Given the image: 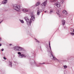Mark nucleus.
<instances>
[{
    "label": "nucleus",
    "instance_id": "1",
    "mask_svg": "<svg viewBox=\"0 0 74 74\" xmlns=\"http://www.w3.org/2000/svg\"><path fill=\"white\" fill-rule=\"evenodd\" d=\"M31 18H30V21H29V24L32 23V21H34L35 20V16L33 14H31Z\"/></svg>",
    "mask_w": 74,
    "mask_h": 74
},
{
    "label": "nucleus",
    "instance_id": "2",
    "mask_svg": "<svg viewBox=\"0 0 74 74\" xmlns=\"http://www.w3.org/2000/svg\"><path fill=\"white\" fill-rule=\"evenodd\" d=\"M20 7L18 5H15L13 6V9L17 11H19L20 10Z\"/></svg>",
    "mask_w": 74,
    "mask_h": 74
},
{
    "label": "nucleus",
    "instance_id": "3",
    "mask_svg": "<svg viewBox=\"0 0 74 74\" xmlns=\"http://www.w3.org/2000/svg\"><path fill=\"white\" fill-rule=\"evenodd\" d=\"M46 5H47V1L44 2L42 4H41V6H43L44 7V8H45Z\"/></svg>",
    "mask_w": 74,
    "mask_h": 74
},
{
    "label": "nucleus",
    "instance_id": "4",
    "mask_svg": "<svg viewBox=\"0 0 74 74\" xmlns=\"http://www.w3.org/2000/svg\"><path fill=\"white\" fill-rule=\"evenodd\" d=\"M24 19L26 21V22H27V23H29V22H30V21H29V18H28V17L26 16L25 18H24Z\"/></svg>",
    "mask_w": 74,
    "mask_h": 74
},
{
    "label": "nucleus",
    "instance_id": "5",
    "mask_svg": "<svg viewBox=\"0 0 74 74\" xmlns=\"http://www.w3.org/2000/svg\"><path fill=\"white\" fill-rule=\"evenodd\" d=\"M42 11H41V10H39L37 11V14L38 15H40V13H41Z\"/></svg>",
    "mask_w": 74,
    "mask_h": 74
},
{
    "label": "nucleus",
    "instance_id": "6",
    "mask_svg": "<svg viewBox=\"0 0 74 74\" xmlns=\"http://www.w3.org/2000/svg\"><path fill=\"white\" fill-rule=\"evenodd\" d=\"M19 58H22L23 57H24V58H26V56H25L24 55L21 54L19 56Z\"/></svg>",
    "mask_w": 74,
    "mask_h": 74
},
{
    "label": "nucleus",
    "instance_id": "7",
    "mask_svg": "<svg viewBox=\"0 0 74 74\" xmlns=\"http://www.w3.org/2000/svg\"><path fill=\"white\" fill-rule=\"evenodd\" d=\"M56 5L57 7L59 8L60 7V4L59 2H58L57 4H56Z\"/></svg>",
    "mask_w": 74,
    "mask_h": 74
},
{
    "label": "nucleus",
    "instance_id": "8",
    "mask_svg": "<svg viewBox=\"0 0 74 74\" xmlns=\"http://www.w3.org/2000/svg\"><path fill=\"white\" fill-rule=\"evenodd\" d=\"M22 50H23V49L22 48V47H18V51H22Z\"/></svg>",
    "mask_w": 74,
    "mask_h": 74
},
{
    "label": "nucleus",
    "instance_id": "9",
    "mask_svg": "<svg viewBox=\"0 0 74 74\" xmlns=\"http://www.w3.org/2000/svg\"><path fill=\"white\" fill-rule=\"evenodd\" d=\"M50 55H51V56H52L53 58V60H56V59L57 60H58V59H56V58H55V57H54L53 56V55L52 54V53H51Z\"/></svg>",
    "mask_w": 74,
    "mask_h": 74
},
{
    "label": "nucleus",
    "instance_id": "10",
    "mask_svg": "<svg viewBox=\"0 0 74 74\" xmlns=\"http://www.w3.org/2000/svg\"><path fill=\"white\" fill-rule=\"evenodd\" d=\"M18 46H16L14 47V49L15 51H18Z\"/></svg>",
    "mask_w": 74,
    "mask_h": 74
},
{
    "label": "nucleus",
    "instance_id": "11",
    "mask_svg": "<svg viewBox=\"0 0 74 74\" xmlns=\"http://www.w3.org/2000/svg\"><path fill=\"white\" fill-rule=\"evenodd\" d=\"M7 0H4L2 2V3L3 4H6L7 3Z\"/></svg>",
    "mask_w": 74,
    "mask_h": 74
},
{
    "label": "nucleus",
    "instance_id": "12",
    "mask_svg": "<svg viewBox=\"0 0 74 74\" xmlns=\"http://www.w3.org/2000/svg\"><path fill=\"white\" fill-rule=\"evenodd\" d=\"M63 13L64 14H65V15H67V12L65 10H64L63 11Z\"/></svg>",
    "mask_w": 74,
    "mask_h": 74
},
{
    "label": "nucleus",
    "instance_id": "13",
    "mask_svg": "<svg viewBox=\"0 0 74 74\" xmlns=\"http://www.w3.org/2000/svg\"><path fill=\"white\" fill-rule=\"evenodd\" d=\"M41 3L40 2H37L36 5H35V7H36V6H38V5H40Z\"/></svg>",
    "mask_w": 74,
    "mask_h": 74
},
{
    "label": "nucleus",
    "instance_id": "14",
    "mask_svg": "<svg viewBox=\"0 0 74 74\" xmlns=\"http://www.w3.org/2000/svg\"><path fill=\"white\" fill-rule=\"evenodd\" d=\"M62 22L63 25H65V23H66V21L65 20H62Z\"/></svg>",
    "mask_w": 74,
    "mask_h": 74
},
{
    "label": "nucleus",
    "instance_id": "15",
    "mask_svg": "<svg viewBox=\"0 0 74 74\" xmlns=\"http://www.w3.org/2000/svg\"><path fill=\"white\" fill-rule=\"evenodd\" d=\"M10 63L9 64V66L10 67H12V62H10Z\"/></svg>",
    "mask_w": 74,
    "mask_h": 74
},
{
    "label": "nucleus",
    "instance_id": "16",
    "mask_svg": "<svg viewBox=\"0 0 74 74\" xmlns=\"http://www.w3.org/2000/svg\"><path fill=\"white\" fill-rule=\"evenodd\" d=\"M25 10H26V9L23 8L22 9V11H23L24 12H25Z\"/></svg>",
    "mask_w": 74,
    "mask_h": 74
},
{
    "label": "nucleus",
    "instance_id": "17",
    "mask_svg": "<svg viewBox=\"0 0 74 74\" xmlns=\"http://www.w3.org/2000/svg\"><path fill=\"white\" fill-rule=\"evenodd\" d=\"M56 13L58 15H59V10H58L57 11Z\"/></svg>",
    "mask_w": 74,
    "mask_h": 74
},
{
    "label": "nucleus",
    "instance_id": "18",
    "mask_svg": "<svg viewBox=\"0 0 74 74\" xmlns=\"http://www.w3.org/2000/svg\"><path fill=\"white\" fill-rule=\"evenodd\" d=\"M60 2L61 4H63L64 2V0H60Z\"/></svg>",
    "mask_w": 74,
    "mask_h": 74
},
{
    "label": "nucleus",
    "instance_id": "19",
    "mask_svg": "<svg viewBox=\"0 0 74 74\" xmlns=\"http://www.w3.org/2000/svg\"><path fill=\"white\" fill-rule=\"evenodd\" d=\"M20 22L22 23H24V21H23L21 20H20Z\"/></svg>",
    "mask_w": 74,
    "mask_h": 74
},
{
    "label": "nucleus",
    "instance_id": "20",
    "mask_svg": "<svg viewBox=\"0 0 74 74\" xmlns=\"http://www.w3.org/2000/svg\"><path fill=\"white\" fill-rule=\"evenodd\" d=\"M49 46L50 49V50L51 51V45H50V42H49Z\"/></svg>",
    "mask_w": 74,
    "mask_h": 74
},
{
    "label": "nucleus",
    "instance_id": "21",
    "mask_svg": "<svg viewBox=\"0 0 74 74\" xmlns=\"http://www.w3.org/2000/svg\"><path fill=\"white\" fill-rule=\"evenodd\" d=\"M70 34L71 36H74V33L71 32L70 33Z\"/></svg>",
    "mask_w": 74,
    "mask_h": 74
},
{
    "label": "nucleus",
    "instance_id": "22",
    "mask_svg": "<svg viewBox=\"0 0 74 74\" xmlns=\"http://www.w3.org/2000/svg\"><path fill=\"white\" fill-rule=\"evenodd\" d=\"M52 12H53V10H51L49 12V14H51V13H52Z\"/></svg>",
    "mask_w": 74,
    "mask_h": 74
},
{
    "label": "nucleus",
    "instance_id": "23",
    "mask_svg": "<svg viewBox=\"0 0 74 74\" xmlns=\"http://www.w3.org/2000/svg\"><path fill=\"white\" fill-rule=\"evenodd\" d=\"M28 11H28V10L25 9V12H28Z\"/></svg>",
    "mask_w": 74,
    "mask_h": 74
},
{
    "label": "nucleus",
    "instance_id": "24",
    "mask_svg": "<svg viewBox=\"0 0 74 74\" xmlns=\"http://www.w3.org/2000/svg\"><path fill=\"white\" fill-rule=\"evenodd\" d=\"M64 69H66V68L67 67V66H64Z\"/></svg>",
    "mask_w": 74,
    "mask_h": 74
},
{
    "label": "nucleus",
    "instance_id": "25",
    "mask_svg": "<svg viewBox=\"0 0 74 74\" xmlns=\"http://www.w3.org/2000/svg\"><path fill=\"white\" fill-rule=\"evenodd\" d=\"M35 40H36V42H39V41H38V40H37L36 39H35Z\"/></svg>",
    "mask_w": 74,
    "mask_h": 74
},
{
    "label": "nucleus",
    "instance_id": "26",
    "mask_svg": "<svg viewBox=\"0 0 74 74\" xmlns=\"http://www.w3.org/2000/svg\"><path fill=\"white\" fill-rule=\"evenodd\" d=\"M18 55H21V52H18Z\"/></svg>",
    "mask_w": 74,
    "mask_h": 74
},
{
    "label": "nucleus",
    "instance_id": "27",
    "mask_svg": "<svg viewBox=\"0 0 74 74\" xmlns=\"http://www.w3.org/2000/svg\"><path fill=\"white\" fill-rule=\"evenodd\" d=\"M3 59H4L5 60H6V59H7V58L5 57H3Z\"/></svg>",
    "mask_w": 74,
    "mask_h": 74
},
{
    "label": "nucleus",
    "instance_id": "28",
    "mask_svg": "<svg viewBox=\"0 0 74 74\" xmlns=\"http://www.w3.org/2000/svg\"><path fill=\"white\" fill-rule=\"evenodd\" d=\"M1 51H4V49H1Z\"/></svg>",
    "mask_w": 74,
    "mask_h": 74
},
{
    "label": "nucleus",
    "instance_id": "29",
    "mask_svg": "<svg viewBox=\"0 0 74 74\" xmlns=\"http://www.w3.org/2000/svg\"><path fill=\"white\" fill-rule=\"evenodd\" d=\"M9 45L10 46H11V45H12V44H10Z\"/></svg>",
    "mask_w": 74,
    "mask_h": 74
},
{
    "label": "nucleus",
    "instance_id": "30",
    "mask_svg": "<svg viewBox=\"0 0 74 74\" xmlns=\"http://www.w3.org/2000/svg\"><path fill=\"white\" fill-rule=\"evenodd\" d=\"M3 22V21H1V22H0V24L1 23V22Z\"/></svg>",
    "mask_w": 74,
    "mask_h": 74
},
{
    "label": "nucleus",
    "instance_id": "31",
    "mask_svg": "<svg viewBox=\"0 0 74 74\" xmlns=\"http://www.w3.org/2000/svg\"><path fill=\"white\" fill-rule=\"evenodd\" d=\"M1 43H0V47H1Z\"/></svg>",
    "mask_w": 74,
    "mask_h": 74
},
{
    "label": "nucleus",
    "instance_id": "32",
    "mask_svg": "<svg viewBox=\"0 0 74 74\" xmlns=\"http://www.w3.org/2000/svg\"><path fill=\"white\" fill-rule=\"evenodd\" d=\"M45 12H47L46 11H45Z\"/></svg>",
    "mask_w": 74,
    "mask_h": 74
},
{
    "label": "nucleus",
    "instance_id": "33",
    "mask_svg": "<svg viewBox=\"0 0 74 74\" xmlns=\"http://www.w3.org/2000/svg\"><path fill=\"white\" fill-rule=\"evenodd\" d=\"M1 38H0V40H1Z\"/></svg>",
    "mask_w": 74,
    "mask_h": 74
},
{
    "label": "nucleus",
    "instance_id": "34",
    "mask_svg": "<svg viewBox=\"0 0 74 74\" xmlns=\"http://www.w3.org/2000/svg\"><path fill=\"white\" fill-rule=\"evenodd\" d=\"M73 32H74V29H73Z\"/></svg>",
    "mask_w": 74,
    "mask_h": 74
},
{
    "label": "nucleus",
    "instance_id": "35",
    "mask_svg": "<svg viewBox=\"0 0 74 74\" xmlns=\"http://www.w3.org/2000/svg\"><path fill=\"white\" fill-rule=\"evenodd\" d=\"M42 64H45V63L44 62V63H43Z\"/></svg>",
    "mask_w": 74,
    "mask_h": 74
},
{
    "label": "nucleus",
    "instance_id": "36",
    "mask_svg": "<svg viewBox=\"0 0 74 74\" xmlns=\"http://www.w3.org/2000/svg\"><path fill=\"white\" fill-rule=\"evenodd\" d=\"M53 0V1H55V0Z\"/></svg>",
    "mask_w": 74,
    "mask_h": 74
},
{
    "label": "nucleus",
    "instance_id": "37",
    "mask_svg": "<svg viewBox=\"0 0 74 74\" xmlns=\"http://www.w3.org/2000/svg\"><path fill=\"white\" fill-rule=\"evenodd\" d=\"M50 56V57H51V56Z\"/></svg>",
    "mask_w": 74,
    "mask_h": 74
}]
</instances>
